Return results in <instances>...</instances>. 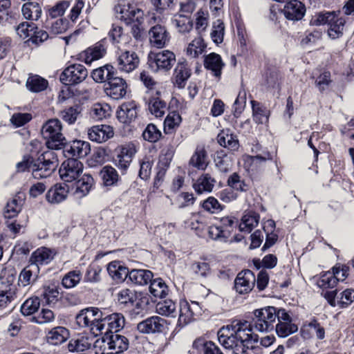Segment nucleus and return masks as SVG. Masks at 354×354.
Instances as JSON below:
<instances>
[{"instance_id": "f257e3e1", "label": "nucleus", "mask_w": 354, "mask_h": 354, "mask_svg": "<svg viewBox=\"0 0 354 354\" xmlns=\"http://www.w3.org/2000/svg\"><path fill=\"white\" fill-rule=\"evenodd\" d=\"M62 131V125L58 119H50L43 124L41 135L49 149H59L64 146L66 138Z\"/></svg>"}, {"instance_id": "f03ea898", "label": "nucleus", "mask_w": 354, "mask_h": 354, "mask_svg": "<svg viewBox=\"0 0 354 354\" xmlns=\"http://www.w3.org/2000/svg\"><path fill=\"white\" fill-rule=\"evenodd\" d=\"M58 158L56 153L48 150L41 153L37 160H33L32 175L36 179L47 178L56 169Z\"/></svg>"}, {"instance_id": "7ed1b4c3", "label": "nucleus", "mask_w": 354, "mask_h": 354, "mask_svg": "<svg viewBox=\"0 0 354 354\" xmlns=\"http://www.w3.org/2000/svg\"><path fill=\"white\" fill-rule=\"evenodd\" d=\"M103 313L97 308L91 307L82 310L76 316V322L80 327H89L93 333H101L105 328L102 322Z\"/></svg>"}, {"instance_id": "20e7f679", "label": "nucleus", "mask_w": 354, "mask_h": 354, "mask_svg": "<svg viewBox=\"0 0 354 354\" xmlns=\"http://www.w3.org/2000/svg\"><path fill=\"white\" fill-rule=\"evenodd\" d=\"M254 326L260 332H269L274 328L277 320L276 308L266 306L254 312Z\"/></svg>"}, {"instance_id": "39448f33", "label": "nucleus", "mask_w": 354, "mask_h": 354, "mask_svg": "<svg viewBox=\"0 0 354 354\" xmlns=\"http://www.w3.org/2000/svg\"><path fill=\"white\" fill-rule=\"evenodd\" d=\"M176 55L170 50H165L149 55V65L155 72H167L171 69L176 63Z\"/></svg>"}, {"instance_id": "423d86ee", "label": "nucleus", "mask_w": 354, "mask_h": 354, "mask_svg": "<svg viewBox=\"0 0 354 354\" xmlns=\"http://www.w3.org/2000/svg\"><path fill=\"white\" fill-rule=\"evenodd\" d=\"M118 17L129 24L138 22L140 24L144 17V11L133 3L123 1L115 6Z\"/></svg>"}, {"instance_id": "0eeeda50", "label": "nucleus", "mask_w": 354, "mask_h": 354, "mask_svg": "<svg viewBox=\"0 0 354 354\" xmlns=\"http://www.w3.org/2000/svg\"><path fill=\"white\" fill-rule=\"evenodd\" d=\"M219 343L226 349L232 351V354H249L248 351L241 346L230 326L221 328L218 332Z\"/></svg>"}, {"instance_id": "6e6552de", "label": "nucleus", "mask_w": 354, "mask_h": 354, "mask_svg": "<svg viewBox=\"0 0 354 354\" xmlns=\"http://www.w3.org/2000/svg\"><path fill=\"white\" fill-rule=\"evenodd\" d=\"M83 164L77 158L64 160L59 169L61 179L64 182H73L77 180L83 173Z\"/></svg>"}, {"instance_id": "1a4fd4ad", "label": "nucleus", "mask_w": 354, "mask_h": 354, "mask_svg": "<svg viewBox=\"0 0 354 354\" xmlns=\"http://www.w3.org/2000/svg\"><path fill=\"white\" fill-rule=\"evenodd\" d=\"M230 326L239 342H241V346H244L247 351L252 348V344L258 342V335L252 333L250 324L248 322H237Z\"/></svg>"}, {"instance_id": "9d476101", "label": "nucleus", "mask_w": 354, "mask_h": 354, "mask_svg": "<svg viewBox=\"0 0 354 354\" xmlns=\"http://www.w3.org/2000/svg\"><path fill=\"white\" fill-rule=\"evenodd\" d=\"M88 75L84 66L74 64L66 67L60 75V81L66 85H75L83 82Z\"/></svg>"}, {"instance_id": "9b49d317", "label": "nucleus", "mask_w": 354, "mask_h": 354, "mask_svg": "<svg viewBox=\"0 0 354 354\" xmlns=\"http://www.w3.org/2000/svg\"><path fill=\"white\" fill-rule=\"evenodd\" d=\"M202 308L196 301L190 303L184 300L180 302V315L178 317V324L185 326L192 322L195 317L201 315Z\"/></svg>"}, {"instance_id": "f8f14e48", "label": "nucleus", "mask_w": 354, "mask_h": 354, "mask_svg": "<svg viewBox=\"0 0 354 354\" xmlns=\"http://www.w3.org/2000/svg\"><path fill=\"white\" fill-rule=\"evenodd\" d=\"M127 84L126 81L115 75L104 84V92L107 96L113 100H120L127 93Z\"/></svg>"}, {"instance_id": "ddd939ff", "label": "nucleus", "mask_w": 354, "mask_h": 354, "mask_svg": "<svg viewBox=\"0 0 354 354\" xmlns=\"http://www.w3.org/2000/svg\"><path fill=\"white\" fill-rule=\"evenodd\" d=\"M167 326V321L158 316H152L137 324V330L143 334L162 333Z\"/></svg>"}, {"instance_id": "4468645a", "label": "nucleus", "mask_w": 354, "mask_h": 354, "mask_svg": "<svg viewBox=\"0 0 354 354\" xmlns=\"http://www.w3.org/2000/svg\"><path fill=\"white\" fill-rule=\"evenodd\" d=\"M140 59L135 52L124 50L118 53L117 66L119 71L124 73H130L135 70L139 65Z\"/></svg>"}, {"instance_id": "2eb2a0df", "label": "nucleus", "mask_w": 354, "mask_h": 354, "mask_svg": "<svg viewBox=\"0 0 354 354\" xmlns=\"http://www.w3.org/2000/svg\"><path fill=\"white\" fill-rule=\"evenodd\" d=\"M255 280V276L251 270H245L240 272L234 280L236 291L239 294L250 292L254 288Z\"/></svg>"}, {"instance_id": "dca6fc26", "label": "nucleus", "mask_w": 354, "mask_h": 354, "mask_svg": "<svg viewBox=\"0 0 354 354\" xmlns=\"http://www.w3.org/2000/svg\"><path fill=\"white\" fill-rule=\"evenodd\" d=\"M63 147L65 156L70 158L85 157L91 150L90 144L83 140H74L69 145H64Z\"/></svg>"}, {"instance_id": "f3484780", "label": "nucleus", "mask_w": 354, "mask_h": 354, "mask_svg": "<svg viewBox=\"0 0 354 354\" xmlns=\"http://www.w3.org/2000/svg\"><path fill=\"white\" fill-rule=\"evenodd\" d=\"M149 38L153 46L162 48L169 41L170 36L165 26L156 25L150 28Z\"/></svg>"}, {"instance_id": "a211bd4d", "label": "nucleus", "mask_w": 354, "mask_h": 354, "mask_svg": "<svg viewBox=\"0 0 354 354\" xmlns=\"http://www.w3.org/2000/svg\"><path fill=\"white\" fill-rule=\"evenodd\" d=\"M71 192L77 198H82L86 196L91 191L93 185V178L89 174L82 175L77 180H75Z\"/></svg>"}, {"instance_id": "6ab92c4d", "label": "nucleus", "mask_w": 354, "mask_h": 354, "mask_svg": "<svg viewBox=\"0 0 354 354\" xmlns=\"http://www.w3.org/2000/svg\"><path fill=\"white\" fill-rule=\"evenodd\" d=\"M15 277L11 274L8 279V284L0 288V309H5L18 297L15 285L12 283Z\"/></svg>"}, {"instance_id": "aec40b11", "label": "nucleus", "mask_w": 354, "mask_h": 354, "mask_svg": "<svg viewBox=\"0 0 354 354\" xmlns=\"http://www.w3.org/2000/svg\"><path fill=\"white\" fill-rule=\"evenodd\" d=\"M114 135L113 128L109 125L93 126L88 131V138L98 143L106 142Z\"/></svg>"}, {"instance_id": "412c9836", "label": "nucleus", "mask_w": 354, "mask_h": 354, "mask_svg": "<svg viewBox=\"0 0 354 354\" xmlns=\"http://www.w3.org/2000/svg\"><path fill=\"white\" fill-rule=\"evenodd\" d=\"M306 9L304 5L297 0L288 2L283 7L282 12L288 20L299 21L305 15Z\"/></svg>"}, {"instance_id": "4be33fe9", "label": "nucleus", "mask_w": 354, "mask_h": 354, "mask_svg": "<svg viewBox=\"0 0 354 354\" xmlns=\"http://www.w3.org/2000/svg\"><path fill=\"white\" fill-rule=\"evenodd\" d=\"M116 113L120 122L129 124L136 118L138 106L135 102H124L120 106Z\"/></svg>"}, {"instance_id": "5701e85b", "label": "nucleus", "mask_w": 354, "mask_h": 354, "mask_svg": "<svg viewBox=\"0 0 354 354\" xmlns=\"http://www.w3.org/2000/svg\"><path fill=\"white\" fill-rule=\"evenodd\" d=\"M252 117L257 125H267L269 122L270 111L263 104L256 100L250 101Z\"/></svg>"}, {"instance_id": "b1692460", "label": "nucleus", "mask_w": 354, "mask_h": 354, "mask_svg": "<svg viewBox=\"0 0 354 354\" xmlns=\"http://www.w3.org/2000/svg\"><path fill=\"white\" fill-rule=\"evenodd\" d=\"M140 295L133 289L123 288L116 294L117 304L122 308L134 306Z\"/></svg>"}, {"instance_id": "393cba45", "label": "nucleus", "mask_w": 354, "mask_h": 354, "mask_svg": "<svg viewBox=\"0 0 354 354\" xmlns=\"http://www.w3.org/2000/svg\"><path fill=\"white\" fill-rule=\"evenodd\" d=\"M106 53V49L101 43H97L93 46L88 48L80 54V59L87 64L102 58Z\"/></svg>"}, {"instance_id": "a878e982", "label": "nucleus", "mask_w": 354, "mask_h": 354, "mask_svg": "<svg viewBox=\"0 0 354 354\" xmlns=\"http://www.w3.org/2000/svg\"><path fill=\"white\" fill-rule=\"evenodd\" d=\"M225 64L221 57L215 53H211L204 58V66L211 71L215 77H219Z\"/></svg>"}, {"instance_id": "bb28decb", "label": "nucleus", "mask_w": 354, "mask_h": 354, "mask_svg": "<svg viewBox=\"0 0 354 354\" xmlns=\"http://www.w3.org/2000/svg\"><path fill=\"white\" fill-rule=\"evenodd\" d=\"M68 193L67 185L57 184L48 191L46 195V200L52 204H58L66 198Z\"/></svg>"}, {"instance_id": "cd10ccee", "label": "nucleus", "mask_w": 354, "mask_h": 354, "mask_svg": "<svg viewBox=\"0 0 354 354\" xmlns=\"http://www.w3.org/2000/svg\"><path fill=\"white\" fill-rule=\"evenodd\" d=\"M55 254L54 250L46 247H41L31 254L30 261L32 264H35L37 267L39 265L48 264L53 259Z\"/></svg>"}, {"instance_id": "c85d7f7f", "label": "nucleus", "mask_w": 354, "mask_h": 354, "mask_svg": "<svg viewBox=\"0 0 354 354\" xmlns=\"http://www.w3.org/2000/svg\"><path fill=\"white\" fill-rule=\"evenodd\" d=\"M107 271L109 276L116 281H124L129 273L128 268L118 261L109 263L107 266Z\"/></svg>"}, {"instance_id": "c756f323", "label": "nucleus", "mask_w": 354, "mask_h": 354, "mask_svg": "<svg viewBox=\"0 0 354 354\" xmlns=\"http://www.w3.org/2000/svg\"><path fill=\"white\" fill-rule=\"evenodd\" d=\"M115 75V68L112 65L106 64L94 69L91 73L93 80L97 83H106L109 79Z\"/></svg>"}, {"instance_id": "7c9ffc66", "label": "nucleus", "mask_w": 354, "mask_h": 354, "mask_svg": "<svg viewBox=\"0 0 354 354\" xmlns=\"http://www.w3.org/2000/svg\"><path fill=\"white\" fill-rule=\"evenodd\" d=\"M168 106L165 101L159 97H152L148 102V111L156 118H162L167 113Z\"/></svg>"}, {"instance_id": "2f4dec72", "label": "nucleus", "mask_w": 354, "mask_h": 354, "mask_svg": "<svg viewBox=\"0 0 354 354\" xmlns=\"http://www.w3.org/2000/svg\"><path fill=\"white\" fill-rule=\"evenodd\" d=\"M207 48V44L201 36H198L191 41L186 48V54L191 58H197L202 55Z\"/></svg>"}, {"instance_id": "473e14b6", "label": "nucleus", "mask_w": 354, "mask_h": 354, "mask_svg": "<svg viewBox=\"0 0 354 354\" xmlns=\"http://www.w3.org/2000/svg\"><path fill=\"white\" fill-rule=\"evenodd\" d=\"M109 339L112 354H118L127 349L129 342L124 336L111 333H109Z\"/></svg>"}, {"instance_id": "72a5a7b5", "label": "nucleus", "mask_w": 354, "mask_h": 354, "mask_svg": "<svg viewBox=\"0 0 354 354\" xmlns=\"http://www.w3.org/2000/svg\"><path fill=\"white\" fill-rule=\"evenodd\" d=\"M38 272L39 267L31 263L21 270L19 276V283L24 287L29 286L36 281Z\"/></svg>"}, {"instance_id": "f704fd0d", "label": "nucleus", "mask_w": 354, "mask_h": 354, "mask_svg": "<svg viewBox=\"0 0 354 354\" xmlns=\"http://www.w3.org/2000/svg\"><path fill=\"white\" fill-rule=\"evenodd\" d=\"M218 142L221 146L232 151L239 149V143L236 136L231 133L229 130H223L217 137Z\"/></svg>"}, {"instance_id": "c9c22d12", "label": "nucleus", "mask_w": 354, "mask_h": 354, "mask_svg": "<svg viewBox=\"0 0 354 354\" xmlns=\"http://www.w3.org/2000/svg\"><path fill=\"white\" fill-rule=\"evenodd\" d=\"M331 21H329L328 25L329 28L328 29V35L329 37L333 39L340 37L343 35V30L345 24V19L339 17L338 14L334 13V19H331Z\"/></svg>"}, {"instance_id": "e433bc0d", "label": "nucleus", "mask_w": 354, "mask_h": 354, "mask_svg": "<svg viewBox=\"0 0 354 354\" xmlns=\"http://www.w3.org/2000/svg\"><path fill=\"white\" fill-rule=\"evenodd\" d=\"M129 279L131 282L140 286L147 285L153 277V273L148 270L133 269L129 273Z\"/></svg>"}, {"instance_id": "4c0bfd02", "label": "nucleus", "mask_w": 354, "mask_h": 354, "mask_svg": "<svg viewBox=\"0 0 354 354\" xmlns=\"http://www.w3.org/2000/svg\"><path fill=\"white\" fill-rule=\"evenodd\" d=\"M215 183V180L212 176L205 174L200 176L194 183V190L199 194L203 192H212Z\"/></svg>"}, {"instance_id": "58836bf2", "label": "nucleus", "mask_w": 354, "mask_h": 354, "mask_svg": "<svg viewBox=\"0 0 354 354\" xmlns=\"http://www.w3.org/2000/svg\"><path fill=\"white\" fill-rule=\"evenodd\" d=\"M207 159L204 147H198L189 160V164L198 169L205 170L208 165Z\"/></svg>"}, {"instance_id": "ea45409f", "label": "nucleus", "mask_w": 354, "mask_h": 354, "mask_svg": "<svg viewBox=\"0 0 354 354\" xmlns=\"http://www.w3.org/2000/svg\"><path fill=\"white\" fill-rule=\"evenodd\" d=\"M102 322L108 326V330H114L118 332L124 326V317L120 313H113L109 316L102 317Z\"/></svg>"}, {"instance_id": "a19ab883", "label": "nucleus", "mask_w": 354, "mask_h": 354, "mask_svg": "<svg viewBox=\"0 0 354 354\" xmlns=\"http://www.w3.org/2000/svg\"><path fill=\"white\" fill-rule=\"evenodd\" d=\"M68 330L62 326L53 328L47 335L48 342L53 345H58L64 342L68 337Z\"/></svg>"}, {"instance_id": "79ce46f5", "label": "nucleus", "mask_w": 354, "mask_h": 354, "mask_svg": "<svg viewBox=\"0 0 354 354\" xmlns=\"http://www.w3.org/2000/svg\"><path fill=\"white\" fill-rule=\"evenodd\" d=\"M190 71L188 69L186 64L183 63H178L174 73V78L175 84L178 88H183L185 85L186 81L190 77Z\"/></svg>"}, {"instance_id": "37998d69", "label": "nucleus", "mask_w": 354, "mask_h": 354, "mask_svg": "<svg viewBox=\"0 0 354 354\" xmlns=\"http://www.w3.org/2000/svg\"><path fill=\"white\" fill-rule=\"evenodd\" d=\"M26 84L31 92L38 93L44 91L48 87V82L37 75H32L28 77Z\"/></svg>"}, {"instance_id": "c03bdc74", "label": "nucleus", "mask_w": 354, "mask_h": 354, "mask_svg": "<svg viewBox=\"0 0 354 354\" xmlns=\"http://www.w3.org/2000/svg\"><path fill=\"white\" fill-rule=\"evenodd\" d=\"M24 17L29 20H38L41 15V8L39 3L29 2L24 3L21 8Z\"/></svg>"}, {"instance_id": "a18cd8bd", "label": "nucleus", "mask_w": 354, "mask_h": 354, "mask_svg": "<svg viewBox=\"0 0 354 354\" xmlns=\"http://www.w3.org/2000/svg\"><path fill=\"white\" fill-rule=\"evenodd\" d=\"M259 221V216L255 212L245 214L239 224V230L241 232L250 233L255 227Z\"/></svg>"}, {"instance_id": "49530a36", "label": "nucleus", "mask_w": 354, "mask_h": 354, "mask_svg": "<svg viewBox=\"0 0 354 354\" xmlns=\"http://www.w3.org/2000/svg\"><path fill=\"white\" fill-rule=\"evenodd\" d=\"M24 203V199L20 196H15L8 202L4 211V216L8 218L16 216L21 212Z\"/></svg>"}, {"instance_id": "de8ad7c7", "label": "nucleus", "mask_w": 354, "mask_h": 354, "mask_svg": "<svg viewBox=\"0 0 354 354\" xmlns=\"http://www.w3.org/2000/svg\"><path fill=\"white\" fill-rule=\"evenodd\" d=\"M176 305L171 299L160 301L156 306V312L163 316L175 317L176 316Z\"/></svg>"}, {"instance_id": "09e8293b", "label": "nucleus", "mask_w": 354, "mask_h": 354, "mask_svg": "<svg viewBox=\"0 0 354 354\" xmlns=\"http://www.w3.org/2000/svg\"><path fill=\"white\" fill-rule=\"evenodd\" d=\"M172 24L177 28L180 33L185 34L189 32L193 26L192 21L187 15H178L172 20Z\"/></svg>"}, {"instance_id": "8fccbe9b", "label": "nucleus", "mask_w": 354, "mask_h": 354, "mask_svg": "<svg viewBox=\"0 0 354 354\" xmlns=\"http://www.w3.org/2000/svg\"><path fill=\"white\" fill-rule=\"evenodd\" d=\"M111 109L107 104L96 103L91 109V115L95 120H101L111 115Z\"/></svg>"}, {"instance_id": "3c124183", "label": "nucleus", "mask_w": 354, "mask_h": 354, "mask_svg": "<svg viewBox=\"0 0 354 354\" xmlns=\"http://www.w3.org/2000/svg\"><path fill=\"white\" fill-rule=\"evenodd\" d=\"M91 346V342L86 337L81 336L72 339L68 344V348L71 352H82L87 350Z\"/></svg>"}, {"instance_id": "603ef678", "label": "nucleus", "mask_w": 354, "mask_h": 354, "mask_svg": "<svg viewBox=\"0 0 354 354\" xmlns=\"http://www.w3.org/2000/svg\"><path fill=\"white\" fill-rule=\"evenodd\" d=\"M149 286V291L156 297H164L167 295L168 288L164 281L160 279H151Z\"/></svg>"}, {"instance_id": "864d4df0", "label": "nucleus", "mask_w": 354, "mask_h": 354, "mask_svg": "<svg viewBox=\"0 0 354 354\" xmlns=\"http://www.w3.org/2000/svg\"><path fill=\"white\" fill-rule=\"evenodd\" d=\"M95 354H112L109 339V333L106 332L104 336L97 339L93 344Z\"/></svg>"}, {"instance_id": "5fc2aeb1", "label": "nucleus", "mask_w": 354, "mask_h": 354, "mask_svg": "<svg viewBox=\"0 0 354 354\" xmlns=\"http://www.w3.org/2000/svg\"><path fill=\"white\" fill-rule=\"evenodd\" d=\"M100 175L102 178L103 183L106 186L115 185L119 179L117 171L111 166L104 167L101 170Z\"/></svg>"}, {"instance_id": "6e6d98bb", "label": "nucleus", "mask_w": 354, "mask_h": 354, "mask_svg": "<svg viewBox=\"0 0 354 354\" xmlns=\"http://www.w3.org/2000/svg\"><path fill=\"white\" fill-rule=\"evenodd\" d=\"M225 34V26L223 22L217 19L213 23L210 37L214 43L216 44H221L223 41Z\"/></svg>"}, {"instance_id": "4d7b16f0", "label": "nucleus", "mask_w": 354, "mask_h": 354, "mask_svg": "<svg viewBox=\"0 0 354 354\" xmlns=\"http://www.w3.org/2000/svg\"><path fill=\"white\" fill-rule=\"evenodd\" d=\"M181 122V117L178 113L173 111L169 113L164 121V131L165 133H170L178 127Z\"/></svg>"}, {"instance_id": "13d9d810", "label": "nucleus", "mask_w": 354, "mask_h": 354, "mask_svg": "<svg viewBox=\"0 0 354 354\" xmlns=\"http://www.w3.org/2000/svg\"><path fill=\"white\" fill-rule=\"evenodd\" d=\"M40 306V301L37 297L26 299L21 306V312L25 316L32 315Z\"/></svg>"}, {"instance_id": "bf43d9fd", "label": "nucleus", "mask_w": 354, "mask_h": 354, "mask_svg": "<svg viewBox=\"0 0 354 354\" xmlns=\"http://www.w3.org/2000/svg\"><path fill=\"white\" fill-rule=\"evenodd\" d=\"M81 279V272L80 270H73L64 276L62 283L66 288H72L75 287L80 283Z\"/></svg>"}, {"instance_id": "052dcab7", "label": "nucleus", "mask_w": 354, "mask_h": 354, "mask_svg": "<svg viewBox=\"0 0 354 354\" xmlns=\"http://www.w3.org/2000/svg\"><path fill=\"white\" fill-rule=\"evenodd\" d=\"M81 110L78 106L65 109L60 113L62 119L69 124H74L80 115Z\"/></svg>"}, {"instance_id": "680f3d73", "label": "nucleus", "mask_w": 354, "mask_h": 354, "mask_svg": "<svg viewBox=\"0 0 354 354\" xmlns=\"http://www.w3.org/2000/svg\"><path fill=\"white\" fill-rule=\"evenodd\" d=\"M274 328L277 335L281 337H286L297 331L298 327L292 322L285 324L283 322H278L274 325Z\"/></svg>"}, {"instance_id": "e2e57ef3", "label": "nucleus", "mask_w": 354, "mask_h": 354, "mask_svg": "<svg viewBox=\"0 0 354 354\" xmlns=\"http://www.w3.org/2000/svg\"><path fill=\"white\" fill-rule=\"evenodd\" d=\"M196 348L203 346L204 354H223L220 348L212 342H205L203 339H197L194 342Z\"/></svg>"}, {"instance_id": "0e129e2a", "label": "nucleus", "mask_w": 354, "mask_h": 354, "mask_svg": "<svg viewBox=\"0 0 354 354\" xmlns=\"http://www.w3.org/2000/svg\"><path fill=\"white\" fill-rule=\"evenodd\" d=\"M161 136L160 131L153 124H149L142 133V137L145 140L151 142H155L159 140Z\"/></svg>"}, {"instance_id": "69168bd1", "label": "nucleus", "mask_w": 354, "mask_h": 354, "mask_svg": "<svg viewBox=\"0 0 354 354\" xmlns=\"http://www.w3.org/2000/svg\"><path fill=\"white\" fill-rule=\"evenodd\" d=\"M227 185L236 191L245 192L247 190V185L244 180L236 172L229 176L227 179Z\"/></svg>"}, {"instance_id": "338daca9", "label": "nucleus", "mask_w": 354, "mask_h": 354, "mask_svg": "<svg viewBox=\"0 0 354 354\" xmlns=\"http://www.w3.org/2000/svg\"><path fill=\"white\" fill-rule=\"evenodd\" d=\"M35 29H37V27L33 23L23 22L16 28V32L21 38L26 39L32 37Z\"/></svg>"}, {"instance_id": "774afa93", "label": "nucleus", "mask_w": 354, "mask_h": 354, "mask_svg": "<svg viewBox=\"0 0 354 354\" xmlns=\"http://www.w3.org/2000/svg\"><path fill=\"white\" fill-rule=\"evenodd\" d=\"M337 282L336 279L334 278V274L328 271L321 275L317 281V286L323 289L331 288L337 285Z\"/></svg>"}]
</instances>
